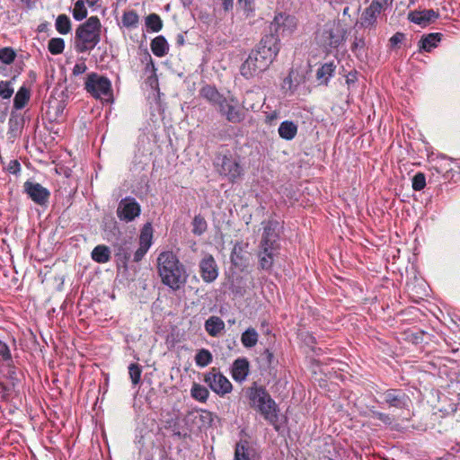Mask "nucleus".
<instances>
[{"mask_svg": "<svg viewBox=\"0 0 460 460\" xmlns=\"http://www.w3.org/2000/svg\"><path fill=\"white\" fill-rule=\"evenodd\" d=\"M279 51V40L274 35H265L241 66V75L251 78L265 71Z\"/></svg>", "mask_w": 460, "mask_h": 460, "instance_id": "1", "label": "nucleus"}, {"mask_svg": "<svg viewBox=\"0 0 460 460\" xmlns=\"http://www.w3.org/2000/svg\"><path fill=\"white\" fill-rule=\"evenodd\" d=\"M158 274L163 284L172 290H179L185 285L188 274L177 255L171 251L161 252L157 257Z\"/></svg>", "mask_w": 460, "mask_h": 460, "instance_id": "2", "label": "nucleus"}, {"mask_svg": "<svg viewBox=\"0 0 460 460\" xmlns=\"http://www.w3.org/2000/svg\"><path fill=\"white\" fill-rule=\"evenodd\" d=\"M247 397L250 406L257 411L270 425L279 431V409L266 388L253 383L247 390Z\"/></svg>", "mask_w": 460, "mask_h": 460, "instance_id": "3", "label": "nucleus"}, {"mask_svg": "<svg viewBox=\"0 0 460 460\" xmlns=\"http://www.w3.org/2000/svg\"><path fill=\"white\" fill-rule=\"evenodd\" d=\"M101 40V22L91 16L75 30V49L77 53L90 52Z\"/></svg>", "mask_w": 460, "mask_h": 460, "instance_id": "4", "label": "nucleus"}, {"mask_svg": "<svg viewBox=\"0 0 460 460\" xmlns=\"http://www.w3.org/2000/svg\"><path fill=\"white\" fill-rule=\"evenodd\" d=\"M84 89L96 99L108 102L112 97L111 81L107 77L94 72L87 75Z\"/></svg>", "mask_w": 460, "mask_h": 460, "instance_id": "5", "label": "nucleus"}, {"mask_svg": "<svg viewBox=\"0 0 460 460\" xmlns=\"http://www.w3.org/2000/svg\"><path fill=\"white\" fill-rule=\"evenodd\" d=\"M217 111L228 122L233 124L241 123L245 119L243 107L233 96L225 97L217 106Z\"/></svg>", "mask_w": 460, "mask_h": 460, "instance_id": "6", "label": "nucleus"}, {"mask_svg": "<svg viewBox=\"0 0 460 460\" xmlns=\"http://www.w3.org/2000/svg\"><path fill=\"white\" fill-rule=\"evenodd\" d=\"M204 382L209 388L220 396L232 391V384L230 381L216 367L210 369L204 376Z\"/></svg>", "mask_w": 460, "mask_h": 460, "instance_id": "7", "label": "nucleus"}, {"mask_svg": "<svg viewBox=\"0 0 460 460\" xmlns=\"http://www.w3.org/2000/svg\"><path fill=\"white\" fill-rule=\"evenodd\" d=\"M296 27V18L286 13H279L270 24V34L274 35L279 40V36L289 35Z\"/></svg>", "mask_w": 460, "mask_h": 460, "instance_id": "8", "label": "nucleus"}, {"mask_svg": "<svg viewBox=\"0 0 460 460\" xmlns=\"http://www.w3.org/2000/svg\"><path fill=\"white\" fill-rule=\"evenodd\" d=\"M343 39V30L334 23L325 24L318 35V40L324 48H338Z\"/></svg>", "mask_w": 460, "mask_h": 460, "instance_id": "9", "label": "nucleus"}, {"mask_svg": "<svg viewBox=\"0 0 460 460\" xmlns=\"http://www.w3.org/2000/svg\"><path fill=\"white\" fill-rule=\"evenodd\" d=\"M114 256L119 267L123 268L125 270L128 268V263L133 259V249L135 242L132 237L124 238L117 242L114 245Z\"/></svg>", "mask_w": 460, "mask_h": 460, "instance_id": "10", "label": "nucleus"}, {"mask_svg": "<svg viewBox=\"0 0 460 460\" xmlns=\"http://www.w3.org/2000/svg\"><path fill=\"white\" fill-rule=\"evenodd\" d=\"M141 213V207L135 198L126 197L122 199L117 208V217L120 221L128 223L135 220Z\"/></svg>", "mask_w": 460, "mask_h": 460, "instance_id": "11", "label": "nucleus"}, {"mask_svg": "<svg viewBox=\"0 0 460 460\" xmlns=\"http://www.w3.org/2000/svg\"><path fill=\"white\" fill-rule=\"evenodd\" d=\"M263 232L259 246L280 248L279 223L276 220L262 222Z\"/></svg>", "mask_w": 460, "mask_h": 460, "instance_id": "12", "label": "nucleus"}, {"mask_svg": "<svg viewBox=\"0 0 460 460\" xmlns=\"http://www.w3.org/2000/svg\"><path fill=\"white\" fill-rule=\"evenodd\" d=\"M217 165L218 167L219 173L227 177L231 181H234L239 179L243 173V170L239 163L232 156L224 155L217 158Z\"/></svg>", "mask_w": 460, "mask_h": 460, "instance_id": "13", "label": "nucleus"}, {"mask_svg": "<svg viewBox=\"0 0 460 460\" xmlns=\"http://www.w3.org/2000/svg\"><path fill=\"white\" fill-rule=\"evenodd\" d=\"M153 243V227L151 223H146L139 235L138 248L134 252L133 261L139 262L145 257Z\"/></svg>", "mask_w": 460, "mask_h": 460, "instance_id": "14", "label": "nucleus"}, {"mask_svg": "<svg viewBox=\"0 0 460 460\" xmlns=\"http://www.w3.org/2000/svg\"><path fill=\"white\" fill-rule=\"evenodd\" d=\"M279 252L280 248L258 246V269L270 273Z\"/></svg>", "mask_w": 460, "mask_h": 460, "instance_id": "15", "label": "nucleus"}, {"mask_svg": "<svg viewBox=\"0 0 460 460\" xmlns=\"http://www.w3.org/2000/svg\"><path fill=\"white\" fill-rule=\"evenodd\" d=\"M384 402L390 408L408 409L411 404L410 397L402 390L388 389L382 394Z\"/></svg>", "mask_w": 460, "mask_h": 460, "instance_id": "16", "label": "nucleus"}, {"mask_svg": "<svg viewBox=\"0 0 460 460\" xmlns=\"http://www.w3.org/2000/svg\"><path fill=\"white\" fill-rule=\"evenodd\" d=\"M199 273L204 282L212 283L218 277V267L214 257L207 253L199 264Z\"/></svg>", "mask_w": 460, "mask_h": 460, "instance_id": "17", "label": "nucleus"}, {"mask_svg": "<svg viewBox=\"0 0 460 460\" xmlns=\"http://www.w3.org/2000/svg\"><path fill=\"white\" fill-rule=\"evenodd\" d=\"M24 190L36 204L43 206L49 201L50 192L38 182L27 181L24 183Z\"/></svg>", "mask_w": 460, "mask_h": 460, "instance_id": "18", "label": "nucleus"}, {"mask_svg": "<svg viewBox=\"0 0 460 460\" xmlns=\"http://www.w3.org/2000/svg\"><path fill=\"white\" fill-rule=\"evenodd\" d=\"M234 460H260V456L251 443L244 439L235 444Z\"/></svg>", "mask_w": 460, "mask_h": 460, "instance_id": "19", "label": "nucleus"}, {"mask_svg": "<svg viewBox=\"0 0 460 460\" xmlns=\"http://www.w3.org/2000/svg\"><path fill=\"white\" fill-rule=\"evenodd\" d=\"M438 18V13L432 9L413 11L409 13L408 19L421 27H426Z\"/></svg>", "mask_w": 460, "mask_h": 460, "instance_id": "20", "label": "nucleus"}, {"mask_svg": "<svg viewBox=\"0 0 460 460\" xmlns=\"http://www.w3.org/2000/svg\"><path fill=\"white\" fill-rule=\"evenodd\" d=\"M250 364L245 358H239L235 359L232 366V377L236 382H243L246 379L249 374Z\"/></svg>", "mask_w": 460, "mask_h": 460, "instance_id": "21", "label": "nucleus"}, {"mask_svg": "<svg viewBox=\"0 0 460 460\" xmlns=\"http://www.w3.org/2000/svg\"><path fill=\"white\" fill-rule=\"evenodd\" d=\"M199 95L207 100L209 103L218 106L226 96L221 94L215 86L206 84L199 90Z\"/></svg>", "mask_w": 460, "mask_h": 460, "instance_id": "22", "label": "nucleus"}, {"mask_svg": "<svg viewBox=\"0 0 460 460\" xmlns=\"http://www.w3.org/2000/svg\"><path fill=\"white\" fill-rule=\"evenodd\" d=\"M224 329L225 323L218 316H210L205 322V330L212 337H217Z\"/></svg>", "mask_w": 460, "mask_h": 460, "instance_id": "23", "label": "nucleus"}, {"mask_svg": "<svg viewBox=\"0 0 460 460\" xmlns=\"http://www.w3.org/2000/svg\"><path fill=\"white\" fill-rule=\"evenodd\" d=\"M382 11L378 10L377 8L374 7L373 5H369L367 8L364 10V12L361 14L359 24L360 26L364 28H369L374 26V24L376 22V16L381 13Z\"/></svg>", "mask_w": 460, "mask_h": 460, "instance_id": "24", "label": "nucleus"}, {"mask_svg": "<svg viewBox=\"0 0 460 460\" xmlns=\"http://www.w3.org/2000/svg\"><path fill=\"white\" fill-rule=\"evenodd\" d=\"M150 47L154 55L158 58L164 57L169 51V44L166 39L162 35L152 40Z\"/></svg>", "mask_w": 460, "mask_h": 460, "instance_id": "25", "label": "nucleus"}, {"mask_svg": "<svg viewBox=\"0 0 460 460\" xmlns=\"http://www.w3.org/2000/svg\"><path fill=\"white\" fill-rule=\"evenodd\" d=\"M278 132L281 138L292 140L296 136L297 125L291 120H285L280 123Z\"/></svg>", "mask_w": 460, "mask_h": 460, "instance_id": "26", "label": "nucleus"}, {"mask_svg": "<svg viewBox=\"0 0 460 460\" xmlns=\"http://www.w3.org/2000/svg\"><path fill=\"white\" fill-rule=\"evenodd\" d=\"M260 368L262 370H270L274 368L277 365V360L274 354L269 349H265L257 358Z\"/></svg>", "mask_w": 460, "mask_h": 460, "instance_id": "27", "label": "nucleus"}, {"mask_svg": "<svg viewBox=\"0 0 460 460\" xmlns=\"http://www.w3.org/2000/svg\"><path fill=\"white\" fill-rule=\"evenodd\" d=\"M336 69L334 62L323 64L316 72V78L321 84H327L329 79L333 75Z\"/></svg>", "mask_w": 460, "mask_h": 460, "instance_id": "28", "label": "nucleus"}, {"mask_svg": "<svg viewBox=\"0 0 460 460\" xmlns=\"http://www.w3.org/2000/svg\"><path fill=\"white\" fill-rule=\"evenodd\" d=\"M31 98V91L26 86H22L17 91L14 98H13V108L15 110L23 109Z\"/></svg>", "mask_w": 460, "mask_h": 460, "instance_id": "29", "label": "nucleus"}, {"mask_svg": "<svg viewBox=\"0 0 460 460\" xmlns=\"http://www.w3.org/2000/svg\"><path fill=\"white\" fill-rule=\"evenodd\" d=\"M92 259L98 263H106L111 260V250L104 244H99L92 251Z\"/></svg>", "mask_w": 460, "mask_h": 460, "instance_id": "30", "label": "nucleus"}, {"mask_svg": "<svg viewBox=\"0 0 460 460\" xmlns=\"http://www.w3.org/2000/svg\"><path fill=\"white\" fill-rule=\"evenodd\" d=\"M441 37L442 34L438 32L427 34L421 38L420 48L424 51L429 52L433 48L437 47Z\"/></svg>", "mask_w": 460, "mask_h": 460, "instance_id": "31", "label": "nucleus"}, {"mask_svg": "<svg viewBox=\"0 0 460 460\" xmlns=\"http://www.w3.org/2000/svg\"><path fill=\"white\" fill-rule=\"evenodd\" d=\"M259 334L257 331L250 327L242 333L241 342L245 348H252L258 342Z\"/></svg>", "mask_w": 460, "mask_h": 460, "instance_id": "32", "label": "nucleus"}, {"mask_svg": "<svg viewBox=\"0 0 460 460\" xmlns=\"http://www.w3.org/2000/svg\"><path fill=\"white\" fill-rule=\"evenodd\" d=\"M213 360L211 352L207 349H199L195 356V363L199 367L208 366Z\"/></svg>", "mask_w": 460, "mask_h": 460, "instance_id": "33", "label": "nucleus"}, {"mask_svg": "<svg viewBox=\"0 0 460 460\" xmlns=\"http://www.w3.org/2000/svg\"><path fill=\"white\" fill-rule=\"evenodd\" d=\"M146 26L153 32H158L163 28V21L156 13H151L146 17Z\"/></svg>", "mask_w": 460, "mask_h": 460, "instance_id": "34", "label": "nucleus"}, {"mask_svg": "<svg viewBox=\"0 0 460 460\" xmlns=\"http://www.w3.org/2000/svg\"><path fill=\"white\" fill-rule=\"evenodd\" d=\"M55 26L60 34H67L71 31V21L67 15L60 14L56 20Z\"/></svg>", "mask_w": 460, "mask_h": 460, "instance_id": "35", "label": "nucleus"}, {"mask_svg": "<svg viewBox=\"0 0 460 460\" xmlns=\"http://www.w3.org/2000/svg\"><path fill=\"white\" fill-rule=\"evenodd\" d=\"M191 225H192L191 232L195 235L203 234L207 231V228H208L207 221L200 215H197L194 217Z\"/></svg>", "mask_w": 460, "mask_h": 460, "instance_id": "36", "label": "nucleus"}, {"mask_svg": "<svg viewBox=\"0 0 460 460\" xmlns=\"http://www.w3.org/2000/svg\"><path fill=\"white\" fill-rule=\"evenodd\" d=\"M190 392L191 396L201 402H205L209 395L208 390L199 384H193Z\"/></svg>", "mask_w": 460, "mask_h": 460, "instance_id": "37", "label": "nucleus"}, {"mask_svg": "<svg viewBox=\"0 0 460 460\" xmlns=\"http://www.w3.org/2000/svg\"><path fill=\"white\" fill-rule=\"evenodd\" d=\"M139 17L137 13L133 11L125 12L122 15V23L127 28H136L138 24Z\"/></svg>", "mask_w": 460, "mask_h": 460, "instance_id": "38", "label": "nucleus"}, {"mask_svg": "<svg viewBox=\"0 0 460 460\" xmlns=\"http://www.w3.org/2000/svg\"><path fill=\"white\" fill-rule=\"evenodd\" d=\"M48 49L52 55L61 54L65 49V41L61 38H52L49 40Z\"/></svg>", "mask_w": 460, "mask_h": 460, "instance_id": "39", "label": "nucleus"}, {"mask_svg": "<svg viewBox=\"0 0 460 460\" xmlns=\"http://www.w3.org/2000/svg\"><path fill=\"white\" fill-rule=\"evenodd\" d=\"M87 16V9L84 0H77L73 9V17L76 21H82Z\"/></svg>", "mask_w": 460, "mask_h": 460, "instance_id": "40", "label": "nucleus"}, {"mask_svg": "<svg viewBox=\"0 0 460 460\" xmlns=\"http://www.w3.org/2000/svg\"><path fill=\"white\" fill-rule=\"evenodd\" d=\"M142 374V367L140 365L137 363H131L128 366V375L131 379V382L134 385H137L140 383Z\"/></svg>", "mask_w": 460, "mask_h": 460, "instance_id": "41", "label": "nucleus"}, {"mask_svg": "<svg viewBox=\"0 0 460 460\" xmlns=\"http://www.w3.org/2000/svg\"><path fill=\"white\" fill-rule=\"evenodd\" d=\"M16 53L12 48H2L0 49V60L6 65H9L14 61Z\"/></svg>", "mask_w": 460, "mask_h": 460, "instance_id": "42", "label": "nucleus"}, {"mask_svg": "<svg viewBox=\"0 0 460 460\" xmlns=\"http://www.w3.org/2000/svg\"><path fill=\"white\" fill-rule=\"evenodd\" d=\"M426 186V177L422 172H417L412 178V189L416 191L422 190Z\"/></svg>", "mask_w": 460, "mask_h": 460, "instance_id": "43", "label": "nucleus"}, {"mask_svg": "<svg viewBox=\"0 0 460 460\" xmlns=\"http://www.w3.org/2000/svg\"><path fill=\"white\" fill-rule=\"evenodd\" d=\"M366 42L365 39L363 37H354L353 43L351 45V51L357 55L359 56L362 54L363 50L365 49Z\"/></svg>", "mask_w": 460, "mask_h": 460, "instance_id": "44", "label": "nucleus"}, {"mask_svg": "<svg viewBox=\"0 0 460 460\" xmlns=\"http://www.w3.org/2000/svg\"><path fill=\"white\" fill-rule=\"evenodd\" d=\"M13 94V88L10 81H0V96L3 99H10Z\"/></svg>", "mask_w": 460, "mask_h": 460, "instance_id": "45", "label": "nucleus"}, {"mask_svg": "<svg viewBox=\"0 0 460 460\" xmlns=\"http://www.w3.org/2000/svg\"><path fill=\"white\" fill-rule=\"evenodd\" d=\"M371 416L382 421L385 425H391L394 419L387 413L380 412L375 410H370Z\"/></svg>", "mask_w": 460, "mask_h": 460, "instance_id": "46", "label": "nucleus"}, {"mask_svg": "<svg viewBox=\"0 0 460 460\" xmlns=\"http://www.w3.org/2000/svg\"><path fill=\"white\" fill-rule=\"evenodd\" d=\"M0 356L2 357L4 361L8 362L10 365L13 362L12 354L7 344L2 341H0Z\"/></svg>", "mask_w": 460, "mask_h": 460, "instance_id": "47", "label": "nucleus"}, {"mask_svg": "<svg viewBox=\"0 0 460 460\" xmlns=\"http://www.w3.org/2000/svg\"><path fill=\"white\" fill-rule=\"evenodd\" d=\"M238 3L246 13V16H250L253 13L254 0H238Z\"/></svg>", "mask_w": 460, "mask_h": 460, "instance_id": "48", "label": "nucleus"}, {"mask_svg": "<svg viewBox=\"0 0 460 460\" xmlns=\"http://www.w3.org/2000/svg\"><path fill=\"white\" fill-rule=\"evenodd\" d=\"M404 38L405 35L403 33L396 32L389 40L391 47H395L397 44L401 43L404 40Z\"/></svg>", "mask_w": 460, "mask_h": 460, "instance_id": "49", "label": "nucleus"}, {"mask_svg": "<svg viewBox=\"0 0 460 460\" xmlns=\"http://www.w3.org/2000/svg\"><path fill=\"white\" fill-rule=\"evenodd\" d=\"M86 70L87 66L84 62L76 63L73 67L72 74L76 76L84 74Z\"/></svg>", "mask_w": 460, "mask_h": 460, "instance_id": "50", "label": "nucleus"}, {"mask_svg": "<svg viewBox=\"0 0 460 460\" xmlns=\"http://www.w3.org/2000/svg\"><path fill=\"white\" fill-rule=\"evenodd\" d=\"M392 0H373L371 5L377 8L380 11L385 10L390 4Z\"/></svg>", "mask_w": 460, "mask_h": 460, "instance_id": "51", "label": "nucleus"}, {"mask_svg": "<svg viewBox=\"0 0 460 460\" xmlns=\"http://www.w3.org/2000/svg\"><path fill=\"white\" fill-rule=\"evenodd\" d=\"M357 81V72H349L346 76V83L349 85Z\"/></svg>", "mask_w": 460, "mask_h": 460, "instance_id": "52", "label": "nucleus"}, {"mask_svg": "<svg viewBox=\"0 0 460 460\" xmlns=\"http://www.w3.org/2000/svg\"><path fill=\"white\" fill-rule=\"evenodd\" d=\"M237 248H238V244H235L232 251L231 256H230L231 261L234 265H237V261H236V258L238 257L236 254Z\"/></svg>", "mask_w": 460, "mask_h": 460, "instance_id": "53", "label": "nucleus"}, {"mask_svg": "<svg viewBox=\"0 0 460 460\" xmlns=\"http://www.w3.org/2000/svg\"><path fill=\"white\" fill-rule=\"evenodd\" d=\"M223 7L226 11L233 8L234 0H222Z\"/></svg>", "mask_w": 460, "mask_h": 460, "instance_id": "54", "label": "nucleus"}, {"mask_svg": "<svg viewBox=\"0 0 460 460\" xmlns=\"http://www.w3.org/2000/svg\"><path fill=\"white\" fill-rule=\"evenodd\" d=\"M184 42H185V39H184V36L183 34L181 33H179L176 37V44L178 46H183L184 45Z\"/></svg>", "mask_w": 460, "mask_h": 460, "instance_id": "55", "label": "nucleus"}, {"mask_svg": "<svg viewBox=\"0 0 460 460\" xmlns=\"http://www.w3.org/2000/svg\"><path fill=\"white\" fill-rule=\"evenodd\" d=\"M89 6H94L100 0H85Z\"/></svg>", "mask_w": 460, "mask_h": 460, "instance_id": "56", "label": "nucleus"}, {"mask_svg": "<svg viewBox=\"0 0 460 460\" xmlns=\"http://www.w3.org/2000/svg\"><path fill=\"white\" fill-rule=\"evenodd\" d=\"M193 0H181L184 6L189 7L192 4Z\"/></svg>", "mask_w": 460, "mask_h": 460, "instance_id": "57", "label": "nucleus"}, {"mask_svg": "<svg viewBox=\"0 0 460 460\" xmlns=\"http://www.w3.org/2000/svg\"><path fill=\"white\" fill-rule=\"evenodd\" d=\"M22 4H24L27 7L31 6V0H20Z\"/></svg>", "mask_w": 460, "mask_h": 460, "instance_id": "58", "label": "nucleus"}, {"mask_svg": "<svg viewBox=\"0 0 460 460\" xmlns=\"http://www.w3.org/2000/svg\"><path fill=\"white\" fill-rule=\"evenodd\" d=\"M277 119V114H276V113L271 114L270 116H268V117H267V119H268L269 121H271V120H273V119Z\"/></svg>", "mask_w": 460, "mask_h": 460, "instance_id": "59", "label": "nucleus"}, {"mask_svg": "<svg viewBox=\"0 0 460 460\" xmlns=\"http://www.w3.org/2000/svg\"><path fill=\"white\" fill-rule=\"evenodd\" d=\"M348 12H349V7H346V8L343 10V13H344V14H347V13H348Z\"/></svg>", "mask_w": 460, "mask_h": 460, "instance_id": "60", "label": "nucleus"}, {"mask_svg": "<svg viewBox=\"0 0 460 460\" xmlns=\"http://www.w3.org/2000/svg\"><path fill=\"white\" fill-rule=\"evenodd\" d=\"M149 58H151V57H150V56H149ZM150 64L154 66V64H153L152 59H150Z\"/></svg>", "mask_w": 460, "mask_h": 460, "instance_id": "61", "label": "nucleus"}]
</instances>
